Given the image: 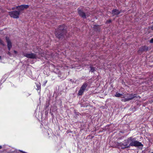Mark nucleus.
Wrapping results in <instances>:
<instances>
[{"label": "nucleus", "mask_w": 153, "mask_h": 153, "mask_svg": "<svg viewBox=\"0 0 153 153\" xmlns=\"http://www.w3.org/2000/svg\"><path fill=\"white\" fill-rule=\"evenodd\" d=\"M67 26L64 24L59 25L55 30L54 33L56 38L59 40L65 39L67 36Z\"/></svg>", "instance_id": "f257e3e1"}, {"label": "nucleus", "mask_w": 153, "mask_h": 153, "mask_svg": "<svg viewBox=\"0 0 153 153\" xmlns=\"http://www.w3.org/2000/svg\"><path fill=\"white\" fill-rule=\"evenodd\" d=\"M67 26L64 24L59 25L55 30L54 33L56 38L59 40L65 39L67 36Z\"/></svg>", "instance_id": "f03ea898"}, {"label": "nucleus", "mask_w": 153, "mask_h": 153, "mask_svg": "<svg viewBox=\"0 0 153 153\" xmlns=\"http://www.w3.org/2000/svg\"><path fill=\"white\" fill-rule=\"evenodd\" d=\"M123 98L121 99L122 102H126L129 101L135 98H138L137 94H133L132 93H128L125 96L121 97Z\"/></svg>", "instance_id": "7ed1b4c3"}, {"label": "nucleus", "mask_w": 153, "mask_h": 153, "mask_svg": "<svg viewBox=\"0 0 153 153\" xmlns=\"http://www.w3.org/2000/svg\"><path fill=\"white\" fill-rule=\"evenodd\" d=\"M84 7L81 6L77 9V13L79 16L83 19H86L89 16V15L88 14V13H85L84 11Z\"/></svg>", "instance_id": "20e7f679"}, {"label": "nucleus", "mask_w": 153, "mask_h": 153, "mask_svg": "<svg viewBox=\"0 0 153 153\" xmlns=\"http://www.w3.org/2000/svg\"><path fill=\"white\" fill-rule=\"evenodd\" d=\"M131 137V139L130 140V142L128 146V147H130V146L139 147L141 146H143V145L141 143L135 140L134 138H132L131 137Z\"/></svg>", "instance_id": "39448f33"}, {"label": "nucleus", "mask_w": 153, "mask_h": 153, "mask_svg": "<svg viewBox=\"0 0 153 153\" xmlns=\"http://www.w3.org/2000/svg\"><path fill=\"white\" fill-rule=\"evenodd\" d=\"M130 139L131 137H129L127 140H125L123 143H118V145L120 146L122 149L129 148L130 147L127 146H128L129 144H130Z\"/></svg>", "instance_id": "423d86ee"}, {"label": "nucleus", "mask_w": 153, "mask_h": 153, "mask_svg": "<svg viewBox=\"0 0 153 153\" xmlns=\"http://www.w3.org/2000/svg\"><path fill=\"white\" fill-rule=\"evenodd\" d=\"M29 7L28 5L22 4L16 6V10L20 14L24 9H27Z\"/></svg>", "instance_id": "0eeeda50"}, {"label": "nucleus", "mask_w": 153, "mask_h": 153, "mask_svg": "<svg viewBox=\"0 0 153 153\" xmlns=\"http://www.w3.org/2000/svg\"><path fill=\"white\" fill-rule=\"evenodd\" d=\"M9 14L10 16L13 18L17 19L19 18V15H20L16 10L9 12Z\"/></svg>", "instance_id": "6e6552de"}, {"label": "nucleus", "mask_w": 153, "mask_h": 153, "mask_svg": "<svg viewBox=\"0 0 153 153\" xmlns=\"http://www.w3.org/2000/svg\"><path fill=\"white\" fill-rule=\"evenodd\" d=\"M149 49V47L146 45L142 46L139 48L137 52L139 54H141L144 52L147 51Z\"/></svg>", "instance_id": "1a4fd4ad"}, {"label": "nucleus", "mask_w": 153, "mask_h": 153, "mask_svg": "<svg viewBox=\"0 0 153 153\" xmlns=\"http://www.w3.org/2000/svg\"><path fill=\"white\" fill-rule=\"evenodd\" d=\"M87 85L88 84L87 82H85L83 84L78 91V95L81 96L82 95Z\"/></svg>", "instance_id": "9d476101"}, {"label": "nucleus", "mask_w": 153, "mask_h": 153, "mask_svg": "<svg viewBox=\"0 0 153 153\" xmlns=\"http://www.w3.org/2000/svg\"><path fill=\"white\" fill-rule=\"evenodd\" d=\"M23 55L28 58L36 59L37 58L36 54L31 53L30 54H27L25 53H23Z\"/></svg>", "instance_id": "9b49d317"}, {"label": "nucleus", "mask_w": 153, "mask_h": 153, "mask_svg": "<svg viewBox=\"0 0 153 153\" xmlns=\"http://www.w3.org/2000/svg\"><path fill=\"white\" fill-rule=\"evenodd\" d=\"M93 26V27L92 28L94 31L95 32L97 33H99L101 31L100 25H94Z\"/></svg>", "instance_id": "f8f14e48"}, {"label": "nucleus", "mask_w": 153, "mask_h": 153, "mask_svg": "<svg viewBox=\"0 0 153 153\" xmlns=\"http://www.w3.org/2000/svg\"><path fill=\"white\" fill-rule=\"evenodd\" d=\"M5 39L6 42L7 43V46L8 50L10 51L11 48L12 47V43L9 37L7 36H6L5 37Z\"/></svg>", "instance_id": "ddd939ff"}, {"label": "nucleus", "mask_w": 153, "mask_h": 153, "mask_svg": "<svg viewBox=\"0 0 153 153\" xmlns=\"http://www.w3.org/2000/svg\"><path fill=\"white\" fill-rule=\"evenodd\" d=\"M120 11L116 9H113L111 11V13L113 14V16L117 15L120 14Z\"/></svg>", "instance_id": "4468645a"}, {"label": "nucleus", "mask_w": 153, "mask_h": 153, "mask_svg": "<svg viewBox=\"0 0 153 153\" xmlns=\"http://www.w3.org/2000/svg\"><path fill=\"white\" fill-rule=\"evenodd\" d=\"M123 95L122 94L117 92L115 94V96L116 97H121V96Z\"/></svg>", "instance_id": "2eb2a0df"}, {"label": "nucleus", "mask_w": 153, "mask_h": 153, "mask_svg": "<svg viewBox=\"0 0 153 153\" xmlns=\"http://www.w3.org/2000/svg\"><path fill=\"white\" fill-rule=\"evenodd\" d=\"M91 68V70L90 71H91V72H94L95 70V68L90 66V67Z\"/></svg>", "instance_id": "dca6fc26"}, {"label": "nucleus", "mask_w": 153, "mask_h": 153, "mask_svg": "<svg viewBox=\"0 0 153 153\" xmlns=\"http://www.w3.org/2000/svg\"><path fill=\"white\" fill-rule=\"evenodd\" d=\"M0 44L2 45L3 46H4L5 45V44H4V42L0 38Z\"/></svg>", "instance_id": "f3484780"}, {"label": "nucleus", "mask_w": 153, "mask_h": 153, "mask_svg": "<svg viewBox=\"0 0 153 153\" xmlns=\"http://www.w3.org/2000/svg\"><path fill=\"white\" fill-rule=\"evenodd\" d=\"M36 86L37 88L36 89L37 90H39L41 89V85L39 84H36Z\"/></svg>", "instance_id": "a211bd4d"}, {"label": "nucleus", "mask_w": 153, "mask_h": 153, "mask_svg": "<svg viewBox=\"0 0 153 153\" xmlns=\"http://www.w3.org/2000/svg\"><path fill=\"white\" fill-rule=\"evenodd\" d=\"M7 54L9 55L10 56H12V54L9 51H8L7 53Z\"/></svg>", "instance_id": "6ab92c4d"}, {"label": "nucleus", "mask_w": 153, "mask_h": 153, "mask_svg": "<svg viewBox=\"0 0 153 153\" xmlns=\"http://www.w3.org/2000/svg\"><path fill=\"white\" fill-rule=\"evenodd\" d=\"M111 22V19H109L107 21L106 23H110Z\"/></svg>", "instance_id": "aec40b11"}, {"label": "nucleus", "mask_w": 153, "mask_h": 153, "mask_svg": "<svg viewBox=\"0 0 153 153\" xmlns=\"http://www.w3.org/2000/svg\"><path fill=\"white\" fill-rule=\"evenodd\" d=\"M150 42L151 43H153V38L150 40Z\"/></svg>", "instance_id": "412c9836"}, {"label": "nucleus", "mask_w": 153, "mask_h": 153, "mask_svg": "<svg viewBox=\"0 0 153 153\" xmlns=\"http://www.w3.org/2000/svg\"><path fill=\"white\" fill-rule=\"evenodd\" d=\"M70 81L71 82L73 83L74 82V80H73L72 79H70Z\"/></svg>", "instance_id": "4be33fe9"}, {"label": "nucleus", "mask_w": 153, "mask_h": 153, "mask_svg": "<svg viewBox=\"0 0 153 153\" xmlns=\"http://www.w3.org/2000/svg\"><path fill=\"white\" fill-rule=\"evenodd\" d=\"M76 117H77V116H79V115H80V113L78 112V113H76Z\"/></svg>", "instance_id": "5701e85b"}, {"label": "nucleus", "mask_w": 153, "mask_h": 153, "mask_svg": "<svg viewBox=\"0 0 153 153\" xmlns=\"http://www.w3.org/2000/svg\"><path fill=\"white\" fill-rule=\"evenodd\" d=\"M15 9H16V6L15 7H12V10H14Z\"/></svg>", "instance_id": "b1692460"}, {"label": "nucleus", "mask_w": 153, "mask_h": 153, "mask_svg": "<svg viewBox=\"0 0 153 153\" xmlns=\"http://www.w3.org/2000/svg\"><path fill=\"white\" fill-rule=\"evenodd\" d=\"M5 151V149H4L3 150V151H0V153H2L3 152H4Z\"/></svg>", "instance_id": "393cba45"}, {"label": "nucleus", "mask_w": 153, "mask_h": 153, "mask_svg": "<svg viewBox=\"0 0 153 153\" xmlns=\"http://www.w3.org/2000/svg\"><path fill=\"white\" fill-rule=\"evenodd\" d=\"M13 52L15 53L16 54H17V51H15V50H14L13 51Z\"/></svg>", "instance_id": "a878e982"}, {"label": "nucleus", "mask_w": 153, "mask_h": 153, "mask_svg": "<svg viewBox=\"0 0 153 153\" xmlns=\"http://www.w3.org/2000/svg\"><path fill=\"white\" fill-rule=\"evenodd\" d=\"M150 28L151 29V30H153V25H152V26Z\"/></svg>", "instance_id": "bb28decb"}, {"label": "nucleus", "mask_w": 153, "mask_h": 153, "mask_svg": "<svg viewBox=\"0 0 153 153\" xmlns=\"http://www.w3.org/2000/svg\"><path fill=\"white\" fill-rule=\"evenodd\" d=\"M2 148V147L1 146H0V149H1Z\"/></svg>", "instance_id": "cd10ccee"}, {"label": "nucleus", "mask_w": 153, "mask_h": 153, "mask_svg": "<svg viewBox=\"0 0 153 153\" xmlns=\"http://www.w3.org/2000/svg\"><path fill=\"white\" fill-rule=\"evenodd\" d=\"M1 59V57L0 56V59Z\"/></svg>", "instance_id": "c85d7f7f"}, {"label": "nucleus", "mask_w": 153, "mask_h": 153, "mask_svg": "<svg viewBox=\"0 0 153 153\" xmlns=\"http://www.w3.org/2000/svg\"><path fill=\"white\" fill-rule=\"evenodd\" d=\"M55 109H56V107H55Z\"/></svg>", "instance_id": "c756f323"}, {"label": "nucleus", "mask_w": 153, "mask_h": 153, "mask_svg": "<svg viewBox=\"0 0 153 153\" xmlns=\"http://www.w3.org/2000/svg\"><path fill=\"white\" fill-rule=\"evenodd\" d=\"M138 97H139L140 98V97L139 96H137Z\"/></svg>", "instance_id": "7c9ffc66"}, {"label": "nucleus", "mask_w": 153, "mask_h": 153, "mask_svg": "<svg viewBox=\"0 0 153 153\" xmlns=\"http://www.w3.org/2000/svg\"><path fill=\"white\" fill-rule=\"evenodd\" d=\"M151 153H153V152H151Z\"/></svg>", "instance_id": "2f4dec72"}, {"label": "nucleus", "mask_w": 153, "mask_h": 153, "mask_svg": "<svg viewBox=\"0 0 153 153\" xmlns=\"http://www.w3.org/2000/svg\"><path fill=\"white\" fill-rule=\"evenodd\" d=\"M69 152H70V153H71L70 151Z\"/></svg>", "instance_id": "473e14b6"}]
</instances>
